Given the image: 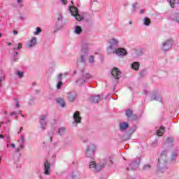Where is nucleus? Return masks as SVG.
<instances>
[{"instance_id":"nucleus-1","label":"nucleus","mask_w":179,"mask_h":179,"mask_svg":"<svg viewBox=\"0 0 179 179\" xmlns=\"http://www.w3.org/2000/svg\"><path fill=\"white\" fill-rule=\"evenodd\" d=\"M171 47H173V39H167L160 45V48L162 51H169Z\"/></svg>"},{"instance_id":"nucleus-2","label":"nucleus","mask_w":179,"mask_h":179,"mask_svg":"<svg viewBox=\"0 0 179 179\" xmlns=\"http://www.w3.org/2000/svg\"><path fill=\"white\" fill-rule=\"evenodd\" d=\"M105 166H106V164H103L102 165H96L95 162H91L90 163V169H93V171L94 173H99L100 170H102L103 169H104Z\"/></svg>"},{"instance_id":"nucleus-3","label":"nucleus","mask_w":179,"mask_h":179,"mask_svg":"<svg viewBox=\"0 0 179 179\" xmlns=\"http://www.w3.org/2000/svg\"><path fill=\"white\" fill-rule=\"evenodd\" d=\"M87 157H93L94 155V145L88 147L85 150Z\"/></svg>"},{"instance_id":"nucleus-4","label":"nucleus","mask_w":179,"mask_h":179,"mask_svg":"<svg viewBox=\"0 0 179 179\" xmlns=\"http://www.w3.org/2000/svg\"><path fill=\"white\" fill-rule=\"evenodd\" d=\"M111 74L115 79H120V76H121V71L117 67H114L112 69Z\"/></svg>"},{"instance_id":"nucleus-5","label":"nucleus","mask_w":179,"mask_h":179,"mask_svg":"<svg viewBox=\"0 0 179 179\" xmlns=\"http://www.w3.org/2000/svg\"><path fill=\"white\" fill-rule=\"evenodd\" d=\"M77 96L78 94L76 92L72 91L67 93V99L71 103H73V101H75V99H76Z\"/></svg>"},{"instance_id":"nucleus-6","label":"nucleus","mask_w":179,"mask_h":179,"mask_svg":"<svg viewBox=\"0 0 179 179\" xmlns=\"http://www.w3.org/2000/svg\"><path fill=\"white\" fill-rule=\"evenodd\" d=\"M109 43H110V46L108 48V52H111V50H114V48L117 47V45L118 44V41H117V39L112 38L110 39Z\"/></svg>"},{"instance_id":"nucleus-7","label":"nucleus","mask_w":179,"mask_h":179,"mask_svg":"<svg viewBox=\"0 0 179 179\" xmlns=\"http://www.w3.org/2000/svg\"><path fill=\"white\" fill-rule=\"evenodd\" d=\"M47 120V114L42 115L40 117V124L42 129H45V125H47V122H45Z\"/></svg>"},{"instance_id":"nucleus-8","label":"nucleus","mask_w":179,"mask_h":179,"mask_svg":"<svg viewBox=\"0 0 179 179\" xmlns=\"http://www.w3.org/2000/svg\"><path fill=\"white\" fill-rule=\"evenodd\" d=\"M73 120L76 124H80V122H82V117H80V113L79 111L74 113Z\"/></svg>"},{"instance_id":"nucleus-9","label":"nucleus","mask_w":179,"mask_h":179,"mask_svg":"<svg viewBox=\"0 0 179 179\" xmlns=\"http://www.w3.org/2000/svg\"><path fill=\"white\" fill-rule=\"evenodd\" d=\"M50 168H51V164H50V162H48V161H46L44 163V174H45V176H50Z\"/></svg>"},{"instance_id":"nucleus-10","label":"nucleus","mask_w":179,"mask_h":179,"mask_svg":"<svg viewBox=\"0 0 179 179\" xmlns=\"http://www.w3.org/2000/svg\"><path fill=\"white\" fill-rule=\"evenodd\" d=\"M115 54L119 57H124V55H127V50L124 48H117L115 49Z\"/></svg>"},{"instance_id":"nucleus-11","label":"nucleus","mask_w":179,"mask_h":179,"mask_svg":"<svg viewBox=\"0 0 179 179\" xmlns=\"http://www.w3.org/2000/svg\"><path fill=\"white\" fill-rule=\"evenodd\" d=\"M36 44H37V38L34 37L31 39L30 43L28 44L27 47L28 48H31L32 47H34Z\"/></svg>"},{"instance_id":"nucleus-12","label":"nucleus","mask_w":179,"mask_h":179,"mask_svg":"<svg viewBox=\"0 0 179 179\" xmlns=\"http://www.w3.org/2000/svg\"><path fill=\"white\" fill-rule=\"evenodd\" d=\"M69 10H70L71 15L73 16H74L75 15H76V13H79V11L78 10V8L75 7V6H71L69 8Z\"/></svg>"},{"instance_id":"nucleus-13","label":"nucleus","mask_w":179,"mask_h":179,"mask_svg":"<svg viewBox=\"0 0 179 179\" xmlns=\"http://www.w3.org/2000/svg\"><path fill=\"white\" fill-rule=\"evenodd\" d=\"M90 100L92 103H99V101H101V97L100 96H91Z\"/></svg>"},{"instance_id":"nucleus-14","label":"nucleus","mask_w":179,"mask_h":179,"mask_svg":"<svg viewBox=\"0 0 179 179\" xmlns=\"http://www.w3.org/2000/svg\"><path fill=\"white\" fill-rule=\"evenodd\" d=\"M139 66H141V64L138 62H134L131 64V69H134V71H139Z\"/></svg>"},{"instance_id":"nucleus-15","label":"nucleus","mask_w":179,"mask_h":179,"mask_svg":"<svg viewBox=\"0 0 179 179\" xmlns=\"http://www.w3.org/2000/svg\"><path fill=\"white\" fill-rule=\"evenodd\" d=\"M164 134V126H162L159 130L157 131V135L158 136H163Z\"/></svg>"},{"instance_id":"nucleus-16","label":"nucleus","mask_w":179,"mask_h":179,"mask_svg":"<svg viewBox=\"0 0 179 179\" xmlns=\"http://www.w3.org/2000/svg\"><path fill=\"white\" fill-rule=\"evenodd\" d=\"M57 103L61 106V107H65V101L63 99L59 98L57 99Z\"/></svg>"},{"instance_id":"nucleus-17","label":"nucleus","mask_w":179,"mask_h":179,"mask_svg":"<svg viewBox=\"0 0 179 179\" xmlns=\"http://www.w3.org/2000/svg\"><path fill=\"white\" fill-rule=\"evenodd\" d=\"M128 127L129 125L127 122H122L120 124V129H122V131L125 130L127 128H128Z\"/></svg>"},{"instance_id":"nucleus-18","label":"nucleus","mask_w":179,"mask_h":179,"mask_svg":"<svg viewBox=\"0 0 179 179\" xmlns=\"http://www.w3.org/2000/svg\"><path fill=\"white\" fill-rule=\"evenodd\" d=\"M75 33L76 34H80V33H82V27H80V26L76 27Z\"/></svg>"},{"instance_id":"nucleus-19","label":"nucleus","mask_w":179,"mask_h":179,"mask_svg":"<svg viewBox=\"0 0 179 179\" xmlns=\"http://www.w3.org/2000/svg\"><path fill=\"white\" fill-rule=\"evenodd\" d=\"M150 23H151L150 19H149L148 17L144 18V24H145V26H149V24H150Z\"/></svg>"},{"instance_id":"nucleus-20","label":"nucleus","mask_w":179,"mask_h":179,"mask_svg":"<svg viewBox=\"0 0 179 179\" xmlns=\"http://www.w3.org/2000/svg\"><path fill=\"white\" fill-rule=\"evenodd\" d=\"M126 115L128 117V118L132 117V110L128 109V110L126 111Z\"/></svg>"},{"instance_id":"nucleus-21","label":"nucleus","mask_w":179,"mask_h":179,"mask_svg":"<svg viewBox=\"0 0 179 179\" xmlns=\"http://www.w3.org/2000/svg\"><path fill=\"white\" fill-rule=\"evenodd\" d=\"M74 17L78 22H80V20H82V17L80 16V14H79V13L75 14Z\"/></svg>"},{"instance_id":"nucleus-22","label":"nucleus","mask_w":179,"mask_h":179,"mask_svg":"<svg viewBox=\"0 0 179 179\" xmlns=\"http://www.w3.org/2000/svg\"><path fill=\"white\" fill-rule=\"evenodd\" d=\"M65 131H66L65 127H62V128L59 129V134L60 135H64L65 134Z\"/></svg>"},{"instance_id":"nucleus-23","label":"nucleus","mask_w":179,"mask_h":179,"mask_svg":"<svg viewBox=\"0 0 179 179\" xmlns=\"http://www.w3.org/2000/svg\"><path fill=\"white\" fill-rule=\"evenodd\" d=\"M41 33V28L36 27V31L34 32L35 36H37V34H40Z\"/></svg>"},{"instance_id":"nucleus-24","label":"nucleus","mask_w":179,"mask_h":179,"mask_svg":"<svg viewBox=\"0 0 179 179\" xmlns=\"http://www.w3.org/2000/svg\"><path fill=\"white\" fill-rule=\"evenodd\" d=\"M89 62L90 64H93V62H94V56L92 55L90 57Z\"/></svg>"},{"instance_id":"nucleus-25","label":"nucleus","mask_w":179,"mask_h":179,"mask_svg":"<svg viewBox=\"0 0 179 179\" xmlns=\"http://www.w3.org/2000/svg\"><path fill=\"white\" fill-rule=\"evenodd\" d=\"M176 2V0H170L169 3L171 8H174V3Z\"/></svg>"},{"instance_id":"nucleus-26","label":"nucleus","mask_w":179,"mask_h":179,"mask_svg":"<svg viewBox=\"0 0 179 179\" xmlns=\"http://www.w3.org/2000/svg\"><path fill=\"white\" fill-rule=\"evenodd\" d=\"M61 86H62V81H60L57 85V89H61Z\"/></svg>"},{"instance_id":"nucleus-27","label":"nucleus","mask_w":179,"mask_h":179,"mask_svg":"<svg viewBox=\"0 0 179 179\" xmlns=\"http://www.w3.org/2000/svg\"><path fill=\"white\" fill-rule=\"evenodd\" d=\"M17 75L20 78H23V72L17 71Z\"/></svg>"},{"instance_id":"nucleus-28","label":"nucleus","mask_w":179,"mask_h":179,"mask_svg":"<svg viewBox=\"0 0 179 179\" xmlns=\"http://www.w3.org/2000/svg\"><path fill=\"white\" fill-rule=\"evenodd\" d=\"M149 169H150V164H147V165H145L143 166L144 170H149Z\"/></svg>"},{"instance_id":"nucleus-29","label":"nucleus","mask_w":179,"mask_h":179,"mask_svg":"<svg viewBox=\"0 0 179 179\" xmlns=\"http://www.w3.org/2000/svg\"><path fill=\"white\" fill-rule=\"evenodd\" d=\"M136 6H139V4L138 3H134L132 4L134 10H135V8H136Z\"/></svg>"},{"instance_id":"nucleus-30","label":"nucleus","mask_w":179,"mask_h":179,"mask_svg":"<svg viewBox=\"0 0 179 179\" xmlns=\"http://www.w3.org/2000/svg\"><path fill=\"white\" fill-rule=\"evenodd\" d=\"M4 80H5L4 76L0 77V86H2V81H3Z\"/></svg>"},{"instance_id":"nucleus-31","label":"nucleus","mask_w":179,"mask_h":179,"mask_svg":"<svg viewBox=\"0 0 179 179\" xmlns=\"http://www.w3.org/2000/svg\"><path fill=\"white\" fill-rule=\"evenodd\" d=\"M16 103H15V106L16 107H20V105L19 104V100L17 99H15Z\"/></svg>"},{"instance_id":"nucleus-32","label":"nucleus","mask_w":179,"mask_h":179,"mask_svg":"<svg viewBox=\"0 0 179 179\" xmlns=\"http://www.w3.org/2000/svg\"><path fill=\"white\" fill-rule=\"evenodd\" d=\"M174 20L176 22H178V23H179V15H177L176 17H174Z\"/></svg>"},{"instance_id":"nucleus-33","label":"nucleus","mask_w":179,"mask_h":179,"mask_svg":"<svg viewBox=\"0 0 179 179\" xmlns=\"http://www.w3.org/2000/svg\"><path fill=\"white\" fill-rule=\"evenodd\" d=\"M22 47H23V45H22V43H18V47L17 48V50H20Z\"/></svg>"},{"instance_id":"nucleus-34","label":"nucleus","mask_w":179,"mask_h":179,"mask_svg":"<svg viewBox=\"0 0 179 179\" xmlns=\"http://www.w3.org/2000/svg\"><path fill=\"white\" fill-rule=\"evenodd\" d=\"M21 141L24 143V136L23 135L21 136Z\"/></svg>"},{"instance_id":"nucleus-35","label":"nucleus","mask_w":179,"mask_h":179,"mask_svg":"<svg viewBox=\"0 0 179 179\" xmlns=\"http://www.w3.org/2000/svg\"><path fill=\"white\" fill-rule=\"evenodd\" d=\"M0 138L1 139H5V136L2 134H0Z\"/></svg>"},{"instance_id":"nucleus-36","label":"nucleus","mask_w":179,"mask_h":179,"mask_svg":"<svg viewBox=\"0 0 179 179\" xmlns=\"http://www.w3.org/2000/svg\"><path fill=\"white\" fill-rule=\"evenodd\" d=\"M11 148H16V145H15V143H11Z\"/></svg>"},{"instance_id":"nucleus-37","label":"nucleus","mask_w":179,"mask_h":179,"mask_svg":"<svg viewBox=\"0 0 179 179\" xmlns=\"http://www.w3.org/2000/svg\"><path fill=\"white\" fill-rule=\"evenodd\" d=\"M19 61V59L18 58H15L14 59V62H17Z\"/></svg>"},{"instance_id":"nucleus-38","label":"nucleus","mask_w":179,"mask_h":179,"mask_svg":"<svg viewBox=\"0 0 179 179\" xmlns=\"http://www.w3.org/2000/svg\"><path fill=\"white\" fill-rule=\"evenodd\" d=\"M62 78V74L59 75V80H61V78Z\"/></svg>"},{"instance_id":"nucleus-39","label":"nucleus","mask_w":179,"mask_h":179,"mask_svg":"<svg viewBox=\"0 0 179 179\" xmlns=\"http://www.w3.org/2000/svg\"><path fill=\"white\" fill-rule=\"evenodd\" d=\"M170 141H171V138H166V142L169 143H170Z\"/></svg>"},{"instance_id":"nucleus-40","label":"nucleus","mask_w":179,"mask_h":179,"mask_svg":"<svg viewBox=\"0 0 179 179\" xmlns=\"http://www.w3.org/2000/svg\"><path fill=\"white\" fill-rule=\"evenodd\" d=\"M62 2H63V3H64V5H66V0H62Z\"/></svg>"},{"instance_id":"nucleus-41","label":"nucleus","mask_w":179,"mask_h":179,"mask_svg":"<svg viewBox=\"0 0 179 179\" xmlns=\"http://www.w3.org/2000/svg\"><path fill=\"white\" fill-rule=\"evenodd\" d=\"M13 33H14V35L16 36V34H17V31L14 30V31H13Z\"/></svg>"},{"instance_id":"nucleus-42","label":"nucleus","mask_w":179,"mask_h":179,"mask_svg":"<svg viewBox=\"0 0 179 179\" xmlns=\"http://www.w3.org/2000/svg\"><path fill=\"white\" fill-rule=\"evenodd\" d=\"M81 62H85V57H81Z\"/></svg>"},{"instance_id":"nucleus-43","label":"nucleus","mask_w":179,"mask_h":179,"mask_svg":"<svg viewBox=\"0 0 179 179\" xmlns=\"http://www.w3.org/2000/svg\"><path fill=\"white\" fill-rule=\"evenodd\" d=\"M15 114H16V113L12 112V113H10V115H11V116H13V115H15Z\"/></svg>"},{"instance_id":"nucleus-44","label":"nucleus","mask_w":179,"mask_h":179,"mask_svg":"<svg viewBox=\"0 0 179 179\" xmlns=\"http://www.w3.org/2000/svg\"><path fill=\"white\" fill-rule=\"evenodd\" d=\"M87 51V50H85V49L82 50V52H86Z\"/></svg>"},{"instance_id":"nucleus-45","label":"nucleus","mask_w":179,"mask_h":179,"mask_svg":"<svg viewBox=\"0 0 179 179\" xmlns=\"http://www.w3.org/2000/svg\"><path fill=\"white\" fill-rule=\"evenodd\" d=\"M20 150H22V148H20L17 149V152H20Z\"/></svg>"},{"instance_id":"nucleus-46","label":"nucleus","mask_w":179,"mask_h":179,"mask_svg":"<svg viewBox=\"0 0 179 179\" xmlns=\"http://www.w3.org/2000/svg\"><path fill=\"white\" fill-rule=\"evenodd\" d=\"M22 131H23V127H21V128L20 129V132H22Z\"/></svg>"},{"instance_id":"nucleus-47","label":"nucleus","mask_w":179,"mask_h":179,"mask_svg":"<svg viewBox=\"0 0 179 179\" xmlns=\"http://www.w3.org/2000/svg\"><path fill=\"white\" fill-rule=\"evenodd\" d=\"M50 142H52V136H50Z\"/></svg>"},{"instance_id":"nucleus-48","label":"nucleus","mask_w":179,"mask_h":179,"mask_svg":"<svg viewBox=\"0 0 179 179\" xmlns=\"http://www.w3.org/2000/svg\"><path fill=\"white\" fill-rule=\"evenodd\" d=\"M145 13V10H141V13Z\"/></svg>"},{"instance_id":"nucleus-49","label":"nucleus","mask_w":179,"mask_h":179,"mask_svg":"<svg viewBox=\"0 0 179 179\" xmlns=\"http://www.w3.org/2000/svg\"><path fill=\"white\" fill-rule=\"evenodd\" d=\"M23 148H24V145H20V149H23Z\"/></svg>"},{"instance_id":"nucleus-50","label":"nucleus","mask_w":179,"mask_h":179,"mask_svg":"<svg viewBox=\"0 0 179 179\" xmlns=\"http://www.w3.org/2000/svg\"><path fill=\"white\" fill-rule=\"evenodd\" d=\"M17 2L19 3H20V2H22V0H17Z\"/></svg>"},{"instance_id":"nucleus-51","label":"nucleus","mask_w":179,"mask_h":179,"mask_svg":"<svg viewBox=\"0 0 179 179\" xmlns=\"http://www.w3.org/2000/svg\"><path fill=\"white\" fill-rule=\"evenodd\" d=\"M15 55H19V52H15Z\"/></svg>"},{"instance_id":"nucleus-52","label":"nucleus","mask_w":179,"mask_h":179,"mask_svg":"<svg viewBox=\"0 0 179 179\" xmlns=\"http://www.w3.org/2000/svg\"><path fill=\"white\" fill-rule=\"evenodd\" d=\"M8 45H12V43H8Z\"/></svg>"},{"instance_id":"nucleus-53","label":"nucleus","mask_w":179,"mask_h":179,"mask_svg":"<svg viewBox=\"0 0 179 179\" xmlns=\"http://www.w3.org/2000/svg\"><path fill=\"white\" fill-rule=\"evenodd\" d=\"M2 37V34L0 33V38Z\"/></svg>"},{"instance_id":"nucleus-54","label":"nucleus","mask_w":179,"mask_h":179,"mask_svg":"<svg viewBox=\"0 0 179 179\" xmlns=\"http://www.w3.org/2000/svg\"><path fill=\"white\" fill-rule=\"evenodd\" d=\"M19 113H20V114H22V111H21V110H20V111H19Z\"/></svg>"},{"instance_id":"nucleus-55","label":"nucleus","mask_w":179,"mask_h":179,"mask_svg":"<svg viewBox=\"0 0 179 179\" xmlns=\"http://www.w3.org/2000/svg\"><path fill=\"white\" fill-rule=\"evenodd\" d=\"M7 148H9V145L8 144H7Z\"/></svg>"},{"instance_id":"nucleus-56","label":"nucleus","mask_w":179,"mask_h":179,"mask_svg":"<svg viewBox=\"0 0 179 179\" xmlns=\"http://www.w3.org/2000/svg\"><path fill=\"white\" fill-rule=\"evenodd\" d=\"M83 66H85V63H83Z\"/></svg>"},{"instance_id":"nucleus-57","label":"nucleus","mask_w":179,"mask_h":179,"mask_svg":"<svg viewBox=\"0 0 179 179\" xmlns=\"http://www.w3.org/2000/svg\"><path fill=\"white\" fill-rule=\"evenodd\" d=\"M159 163H160V159H158Z\"/></svg>"},{"instance_id":"nucleus-58","label":"nucleus","mask_w":179,"mask_h":179,"mask_svg":"<svg viewBox=\"0 0 179 179\" xmlns=\"http://www.w3.org/2000/svg\"><path fill=\"white\" fill-rule=\"evenodd\" d=\"M130 24H132V22H130Z\"/></svg>"},{"instance_id":"nucleus-59","label":"nucleus","mask_w":179,"mask_h":179,"mask_svg":"<svg viewBox=\"0 0 179 179\" xmlns=\"http://www.w3.org/2000/svg\"><path fill=\"white\" fill-rule=\"evenodd\" d=\"M178 3L179 4V0H178Z\"/></svg>"},{"instance_id":"nucleus-60","label":"nucleus","mask_w":179,"mask_h":179,"mask_svg":"<svg viewBox=\"0 0 179 179\" xmlns=\"http://www.w3.org/2000/svg\"><path fill=\"white\" fill-rule=\"evenodd\" d=\"M13 49H14V50H16V48H14Z\"/></svg>"},{"instance_id":"nucleus-61","label":"nucleus","mask_w":179,"mask_h":179,"mask_svg":"<svg viewBox=\"0 0 179 179\" xmlns=\"http://www.w3.org/2000/svg\"><path fill=\"white\" fill-rule=\"evenodd\" d=\"M110 162H111V163H113V161H112V160H110Z\"/></svg>"},{"instance_id":"nucleus-62","label":"nucleus","mask_w":179,"mask_h":179,"mask_svg":"<svg viewBox=\"0 0 179 179\" xmlns=\"http://www.w3.org/2000/svg\"><path fill=\"white\" fill-rule=\"evenodd\" d=\"M0 162H1V158H0Z\"/></svg>"},{"instance_id":"nucleus-63","label":"nucleus","mask_w":179,"mask_h":179,"mask_svg":"<svg viewBox=\"0 0 179 179\" xmlns=\"http://www.w3.org/2000/svg\"><path fill=\"white\" fill-rule=\"evenodd\" d=\"M0 128H1V125H0Z\"/></svg>"}]
</instances>
